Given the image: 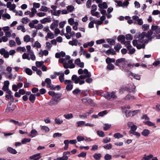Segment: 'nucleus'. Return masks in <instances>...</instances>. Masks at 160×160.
Listing matches in <instances>:
<instances>
[{
    "instance_id": "nucleus-62",
    "label": "nucleus",
    "mask_w": 160,
    "mask_h": 160,
    "mask_svg": "<svg viewBox=\"0 0 160 160\" xmlns=\"http://www.w3.org/2000/svg\"><path fill=\"white\" fill-rule=\"evenodd\" d=\"M80 118L82 119H86L87 118V116H88V113H84L83 114H80L79 115Z\"/></svg>"
},
{
    "instance_id": "nucleus-8",
    "label": "nucleus",
    "mask_w": 160,
    "mask_h": 160,
    "mask_svg": "<svg viewBox=\"0 0 160 160\" xmlns=\"http://www.w3.org/2000/svg\"><path fill=\"white\" fill-rule=\"evenodd\" d=\"M138 41L137 40H134L132 41V44L134 46L136 47L138 49H139L141 48H144L145 45L144 44H139Z\"/></svg>"
},
{
    "instance_id": "nucleus-41",
    "label": "nucleus",
    "mask_w": 160,
    "mask_h": 160,
    "mask_svg": "<svg viewBox=\"0 0 160 160\" xmlns=\"http://www.w3.org/2000/svg\"><path fill=\"white\" fill-rule=\"evenodd\" d=\"M8 151L12 154H16L17 153V151L15 149L11 147H8Z\"/></svg>"
},
{
    "instance_id": "nucleus-45",
    "label": "nucleus",
    "mask_w": 160,
    "mask_h": 160,
    "mask_svg": "<svg viewBox=\"0 0 160 160\" xmlns=\"http://www.w3.org/2000/svg\"><path fill=\"white\" fill-rule=\"evenodd\" d=\"M152 32L151 30H149L147 33H146V37L148 38L149 41L151 40V38H150L151 36L152 35Z\"/></svg>"
},
{
    "instance_id": "nucleus-28",
    "label": "nucleus",
    "mask_w": 160,
    "mask_h": 160,
    "mask_svg": "<svg viewBox=\"0 0 160 160\" xmlns=\"http://www.w3.org/2000/svg\"><path fill=\"white\" fill-rule=\"evenodd\" d=\"M106 54L109 55L110 54L114 55L116 54L115 51L113 49H109L106 51Z\"/></svg>"
},
{
    "instance_id": "nucleus-16",
    "label": "nucleus",
    "mask_w": 160,
    "mask_h": 160,
    "mask_svg": "<svg viewBox=\"0 0 160 160\" xmlns=\"http://www.w3.org/2000/svg\"><path fill=\"white\" fill-rule=\"evenodd\" d=\"M68 61L67 62V65L69 67L68 68H73L75 67V65L74 63H72L73 62V59H72L70 60H68Z\"/></svg>"
},
{
    "instance_id": "nucleus-12",
    "label": "nucleus",
    "mask_w": 160,
    "mask_h": 160,
    "mask_svg": "<svg viewBox=\"0 0 160 160\" xmlns=\"http://www.w3.org/2000/svg\"><path fill=\"white\" fill-rule=\"evenodd\" d=\"M128 126L131 129V130L129 131V133L131 132L135 131L137 128V126L132 122H128Z\"/></svg>"
},
{
    "instance_id": "nucleus-18",
    "label": "nucleus",
    "mask_w": 160,
    "mask_h": 160,
    "mask_svg": "<svg viewBox=\"0 0 160 160\" xmlns=\"http://www.w3.org/2000/svg\"><path fill=\"white\" fill-rule=\"evenodd\" d=\"M152 31H154L157 33H160V27L157 25H152Z\"/></svg>"
},
{
    "instance_id": "nucleus-61",
    "label": "nucleus",
    "mask_w": 160,
    "mask_h": 160,
    "mask_svg": "<svg viewBox=\"0 0 160 160\" xmlns=\"http://www.w3.org/2000/svg\"><path fill=\"white\" fill-rule=\"evenodd\" d=\"M105 42V41L103 39L98 40L96 41V43L97 44H100Z\"/></svg>"
},
{
    "instance_id": "nucleus-42",
    "label": "nucleus",
    "mask_w": 160,
    "mask_h": 160,
    "mask_svg": "<svg viewBox=\"0 0 160 160\" xmlns=\"http://www.w3.org/2000/svg\"><path fill=\"white\" fill-rule=\"evenodd\" d=\"M115 61V59L110 58H108L106 59V61L107 63H111V62H114Z\"/></svg>"
},
{
    "instance_id": "nucleus-10",
    "label": "nucleus",
    "mask_w": 160,
    "mask_h": 160,
    "mask_svg": "<svg viewBox=\"0 0 160 160\" xmlns=\"http://www.w3.org/2000/svg\"><path fill=\"white\" fill-rule=\"evenodd\" d=\"M72 82L70 80H65V84L67 85L66 89L68 91L71 90L73 88V85L71 84Z\"/></svg>"
},
{
    "instance_id": "nucleus-6",
    "label": "nucleus",
    "mask_w": 160,
    "mask_h": 160,
    "mask_svg": "<svg viewBox=\"0 0 160 160\" xmlns=\"http://www.w3.org/2000/svg\"><path fill=\"white\" fill-rule=\"evenodd\" d=\"M132 19L134 20V24H137L139 25H142L143 23L142 20L141 18H139L138 16L136 15L133 16Z\"/></svg>"
},
{
    "instance_id": "nucleus-39",
    "label": "nucleus",
    "mask_w": 160,
    "mask_h": 160,
    "mask_svg": "<svg viewBox=\"0 0 160 160\" xmlns=\"http://www.w3.org/2000/svg\"><path fill=\"white\" fill-rule=\"evenodd\" d=\"M35 99V95L31 94L29 96V100L32 103H33L34 102Z\"/></svg>"
},
{
    "instance_id": "nucleus-55",
    "label": "nucleus",
    "mask_w": 160,
    "mask_h": 160,
    "mask_svg": "<svg viewBox=\"0 0 160 160\" xmlns=\"http://www.w3.org/2000/svg\"><path fill=\"white\" fill-rule=\"evenodd\" d=\"M29 54H28L26 53H24L22 55V58L23 59H27L29 60H30V58L29 57Z\"/></svg>"
},
{
    "instance_id": "nucleus-15",
    "label": "nucleus",
    "mask_w": 160,
    "mask_h": 160,
    "mask_svg": "<svg viewBox=\"0 0 160 160\" xmlns=\"http://www.w3.org/2000/svg\"><path fill=\"white\" fill-rule=\"evenodd\" d=\"M8 94L6 95V97L8 99H10L12 102L14 101L13 96L12 95V93L11 91H8L7 92Z\"/></svg>"
},
{
    "instance_id": "nucleus-21",
    "label": "nucleus",
    "mask_w": 160,
    "mask_h": 160,
    "mask_svg": "<svg viewBox=\"0 0 160 160\" xmlns=\"http://www.w3.org/2000/svg\"><path fill=\"white\" fill-rule=\"evenodd\" d=\"M79 44L78 40L76 39H74L72 41H70L68 42V44L72 46H77L78 44Z\"/></svg>"
},
{
    "instance_id": "nucleus-27",
    "label": "nucleus",
    "mask_w": 160,
    "mask_h": 160,
    "mask_svg": "<svg viewBox=\"0 0 160 160\" xmlns=\"http://www.w3.org/2000/svg\"><path fill=\"white\" fill-rule=\"evenodd\" d=\"M49 28L48 27H45L43 29V31L48 32L47 34V36L46 37V39L48 40V38H50V33L48 32L49 31Z\"/></svg>"
},
{
    "instance_id": "nucleus-46",
    "label": "nucleus",
    "mask_w": 160,
    "mask_h": 160,
    "mask_svg": "<svg viewBox=\"0 0 160 160\" xmlns=\"http://www.w3.org/2000/svg\"><path fill=\"white\" fill-rule=\"evenodd\" d=\"M23 40L25 42H28L30 41V37L28 35H26L23 37Z\"/></svg>"
},
{
    "instance_id": "nucleus-53",
    "label": "nucleus",
    "mask_w": 160,
    "mask_h": 160,
    "mask_svg": "<svg viewBox=\"0 0 160 160\" xmlns=\"http://www.w3.org/2000/svg\"><path fill=\"white\" fill-rule=\"evenodd\" d=\"M14 107H9L7 108L6 109V111L8 113H10L12 112L15 109Z\"/></svg>"
},
{
    "instance_id": "nucleus-40",
    "label": "nucleus",
    "mask_w": 160,
    "mask_h": 160,
    "mask_svg": "<svg viewBox=\"0 0 160 160\" xmlns=\"http://www.w3.org/2000/svg\"><path fill=\"white\" fill-rule=\"evenodd\" d=\"M59 79L60 82H64L65 83V81L64 80V74L62 73L59 77Z\"/></svg>"
},
{
    "instance_id": "nucleus-5",
    "label": "nucleus",
    "mask_w": 160,
    "mask_h": 160,
    "mask_svg": "<svg viewBox=\"0 0 160 160\" xmlns=\"http://www.w3.org/2000/svg\"><path fill=\"white\" fill-rule=\"evenodd\" d=\"M70 58V57L69 55H67L65 58H61L59 60V62L63 63V67L67 69L69 67L67 65V60Z\"/></svg>"
},
{
    "instance_id": "nucleus-1",
    "label": "nucleus",
    "mask_w": 160,
    "mask_h": 160,
    "mask_svg": "<svg viewBox=\"0 0 160 160\" xmlns=\"http://www.w3.org/2000/svg\"><path fill=\"white\" fill-rule=\"evenodd\" d=\"M78 73L79 75L83 73H84V75H81L78 77L75 75H73L72 77V80L75 84L79 83L80 85L85 83V82L83 79L86 78L90 77L91 76L90 72H89L86 69L83 70L82 69H79L78 71Z\"/></svg>"
},
{
    "instance_id": "nucleus-43",
    "label": "nucleus",
    "mask_w": 160,
    "mask_h": 160,
    "mask_svg": "<svg viewBox=\"0 0 160 160\" xmlns=\"http://www.w3.org/2000/svg\"><path fill=\"white\" fill-rule=\"evenodd\" d=\"M69 143V140H65L64 141V143L65 144V146L64 149L65 150H67L68 149V144Z\"/></svg>"
},
{
    "instance_id": "nucleus-23",
    "label": "nucleus",
    "mask_w": 160,
    "mask_h": 160,
    "mask_svg": "<svg viewBox=\"0 0 160 160\" xmlns=\"http://www.w3.org/2000/svg\"><path fill=\"white\" fill-rule=\"evenodd\" d=\"M38 134L37 131L35 129H33L31 130L30 132V134L28 136L29 137L32 138L35 137Z\"/></svg>"
},
{
    "instance_id": "nucleus-19",
    "label": "nucleus",
    "mask_w": 160,
    "mask_h": 160,
    "mask_svg": "<svg viewBox=\"0 0 160 160\" xmlns=\"http://www.w3.org/2000/svg\"><path fill=\"white\" fill-rule=\"evenodd\" d=\"M48 54V52L47 50H44L43 51L41 50L39 53V56L40 57H42L43 55L47 56Z\"/></svg>"
},
{
    "instance_id": "nucleus-54",
    "label": "nucleus",
    "mask_w": 160,
    "mask_h": 160,
    "mask_svg": "<svg viewBox=\"0 0 160 160\" xmlns=\"http://www.w3.org/2000/svg\"><path fill=\"white\" fill-rule=\"evenodd\" d=\"M107 66V69L110 70H112L114 68V66L112 63H108Z\"/></svg>"
},
{
    "instance_id": "nucleus-48",
    "label": "nucleus",
    "mask_w": 160,
    "mask_h": 160,
    "mask_svg": "<svg viewBox=\"0 0 160 160\" xmlns=\"http://www.w3.org/2000/svg\"><path fill=\"white\" fill-rule=\"evenodd\" d=\"M153 157V155L150 154L147 156L144 157L142 160H150Z\"/></svg>"
},
{
    "instance_id": "nucleus-64",
    "label": "nucleus",
    "mask_w": 160,
    "mask_h": 160,
    "mask_svg": "<svg viewBox=\"0 0 160 160\" xmlns=\"http://www.w3.org/2000/svg\"><path fill=\"white\" fill-rule=\"evenodd\" d=\"M26 73L29 75H31L32 74V71L31 69L29 68H27L25 70Z\"/></svg>"
},
{
    "instance_id": "nucleus-26",
    "label": "nucleus",
    "mask_w": 160,
    "mask_h": 160,
    "mask_svg": "<svg viewBox=\"0 0 160 160\" xmlns=\"http://www.w3.org/2000/svg\"><path fill=\"white\" fill-rule=\"evenodd\" d=\"M126 88L129 92H131L134 91V90L135 88V87L133 84H132L129 86L126 87Z\"/></svg>"
},
{
    "instance_id": "nucleus-31",
    "label": "nucleus",
    "mask_w": 160,
    "mask_h": 160,
    "mask_svg": "<svg viewBox=\"0 0 160 160\" xmlns=\"http://www.w3.org/2000/svg\"><path fill=\"white\" fill-rule=\"evenodd\" d=\"M44 63L43 61H37L35 62V64L37 67L39 68L43 65Z\"/></svg>"
},
{
    "instance_id": "nucleus-59",
    "label": "nucleus",
    "mask_w": 160,
    "mask_h": 160,
    "mask_svg": "<svg viewBox=\"0 0 160 160\" xmlns=\"http://www.w3.org/2000/svg\"><path fill=\"white\" fill-rule=\"evenodd\" d=\"M31 141V139L29 138H24L22 141V143L24 144L27 142H29Z\"/></svg>"
},
{
    "instance_id": "nucleus-35",
    "label": "nucleus",
    "mask_w": 160,
    "mask_h": 160,
    "mask_svg": "<svg viewBox=\"0 0 160 160\" xmlns=\"http://www.w3.org/2000/svg\"><path fill=\"white\" fill-rule=\"evenodd\" d=\"M16 50L17 51L19 52H23L26 51V49L24 47H18L17 48Z\"/></svg>"
},
{
    "instance_id": "nucleus-36",
    "label": "nucleus",
    "mask_w": 160,
    "mask_h": 160,
    "mask_svg": "<svg viewBox=\"0 0 160 160\" xmlns=\"http://www.w3.org/2000/svg\"><path fill=\"white\" fill-rule=\"evenodd\" d=\"M9 122L11 123H13L15 125H18L19 126H21L22 125V123L21 122H19L18 121H15L13 119L10 120L9 121Z\"/></svg>"
},
{
    "instance_id": "nucleus-4",
    "label": "nucleus",
    "mask_w": 160,
    "mask_h": 160,
    "mask_svg": "<svg viewBox=\"0 0 160 160\" xmlns=\"http://www.w3.org/2000/svg\"><path fill=\"white\" fill-rule=\"evenodd\" d=\"M138 41L139 42L142 43H147L149 41L148 38L146 37V32H144L141 33L140 38Z\"/></svg>"
},
{
    "instance_id": "nucleus-34",
    "label": "nucleus",
    "mask_w": 160,
    "mask_h": 160,
    "mask_svg": "<svg viewBox=\"0 0 160 160\" xmlns=\"http://www.w3.org/2000/svg\"><path fill=\"white\" fill-rule=\"evenodd\" d=\"M93 157L96 160H99L101 157V154L100 153H95L93 155Z\"/></svg>"
},
{
    "instance_id": "nucleus-2",
    "label": "nucleus",
    "mask_w": 160,
    "mask_h": 160,
    "mask_svg": "<svg viewBox=\"0 0 160 160\" xmlns=\"http://www.w3.org/2000/svg\"><path fill=\"white\" fill-rule=\"evenodd\" d=\"M51 96L52 97L51 104L53 105H57L58 103L59 99L61 97V94L55 93L53 92H51Z\"/></svg>"
},
{
    "instance_id": "nucleus-13",
    "label": "nucleus",
    "mask_w": 160,
    "mask_h": 160,
    "mask_svg": "<svg viewBox=\"0 0 160 160\" xmlns=\"http://www.w3.org/2000/svg\"><path fill=\"white\" fill-rule=\"evenodd\" d=\"M47 84V87L48 88H50V79L49 78H47L45 79V81H42V85L43 87L45 86Z\"/></svg>"
},
{
    "instance_id": "nucleus-22",
    "label": "nucleus",
    "mask_w": 160,
    "mask_h": 160,
    "mask_svg": "<svg viewBox=\"0 0 160 160\" xmlns=\"http://www.w3.org/2000/svg\"><path fill=\"white\" fill-rule=\"evenodd\" d=\"M121 42L122 43L124 44L128 49H130L132 47L131 45L130 44V41L127 42L122 41H121Z\"/></svg>"
},
{
    "instance_id": "nucleus-63",
    "label": "nucleus",
    "mask_w": 160,
    "mask_h": 160,
    "mask_svg": "<svg viewBox=\"0 0 160 160\" xmlns=\"http://www.w3.org/2000/svg\"><path fill=\"white\" fill-rule=\"evenodd\" d=\"M129 4V2L128 1H126L123 3L122 2V7L123 8H127Z\"/></svg>"
},
{
    "instance_id": "nucleus-24",
    "label": "nucleus",
    "mask_w": 160,
    "mask_h": 160,
    "mask_svg": "<svg viewBox=\"0 0 160 160\" xmlns=\"http://www.w3.org/2000/svg\"><path fill=\"white\" fill-rule=\"evenodd\" d=\"M128 74L129 76H132L137 80H140V76L137 74L133 73L132 72H129Z\"/></svg>"
},
{
    "instance_id": "nucleus-60",
    "label": "nucleus",
    "mask_w": 160,
    "mask_h": 160,
    "mask_svg": "<svg viewBox=\"0 0 160 160\" xmlns=\"http://www.w3.org/2000/svg\"><path fill=\"white\" fill-rule=\"evenodd\" d=\"M91 14L92 16L96 17L97 18L99 17L100 16V14L99 12H92V11Z\"/></svg>"
},
{
    "instance_id": "nucleus-9",
    "label": "nucleus",
    "mask_w": 160,
    "mask_h": 160,
    "mask_svg": "<svg viewBox=\"0 0 160 160\" xmlns=\"http://www.w3.org/2000/svg\"><path fill=\"white\" fill-rule=\"evenodd\" d=\"M104 97L105 98L108 99H114L116 98V96L114 92H107L104 94Z\"/></svg>"
},
{
    "instance_id": "nucleus-37",
    "label": "nucleus",
    "mask_w": 160,
    "mask_h": 160,
    "mask_svg": "<svg viewBox=\"0 0 160 160\" xmlns=\"http://www.w3.org/2000/svg\"><path fill=\"white\" fill-rule=\"evenodd\" d=\"M124 60L125 59L124 58H121L118 59L116 61V62L115 64L117 66H119V63H122V62H124Z\"/></svg>"
},
{
    "instance_id": "nucleus-52",
    "label": "nucleus",
    "mask_w": 160,
    "mask_h": 160,
    "mask_svg": "<svg viewBox=\"0 0 160 160\" xmlns=\"http://www.w3.org/2000/svg\"><path fill=\"white\" fill-rule=\"evenodd\" d=\"M123 136L119 132L115 133L114 135V137L116 138H122Z\"/></svg>"
},
{
    "instance_id": "nucleus-49",
    "label": "nucleus",
    "mask_w": 160,
    "mask_h": 160,
    "mask_svg": "<svg viewBox=\"0 0 160 160\" xmlns=\"http://www.w3.org/2000/svg\"><path fill=\"white\" fill-rule=\"evenodd\" d=\"M149 26L148 24L142 25V29L143 31H146L149 29Z\"/></svg>"
},
{
    "instance_id": "nucleus-56",
    "label": "nucleus",
    "mask_w": 160,
    "mask_h": 160,
    "mask_svg": "<svg viewBox=\"0 0 160 160\" xmlns=\"http://www.w3.org/2000/svg\"><path fill=\"white\" fill-rule=\"evenodd\" d=\"M97 133L100 137H103L105 136L104 133L102 131H98L97 132Z\"/></svg>"
},
{
    "instance_id": "nucleus-17",
    "label": "nucleus",
    "mask_w": 160,
    "mask_h": 160,
    "mask_svg": "<svg viewBox=\"0 0 160 160\" xmlns=\"http://www.w3.org/2000/svg\"><path fill=\"white\" fill-rule=\"evenodd\" d=\"M58 22V20H54V22L51 25V28L53 30L57 28Z\"/></svg>"
},
{
    "instance_id": "nucleus-44",
    "label": "nucleus",
    "mask_w": 160,
    "mask_h": 160,
    "mask_svg": "<svg viewBox=\"0 0 160 160\" xmlns=\"http://www.w3.org/2000/svg\"><path fill=\"white\" fill-rule=\"evenodd\" d=\"M32 46L33 47H36L38 48H40L41 47V44L38 41H36Z\"/></svg>"
},
{
    "instance_id": "nucleus-38",
    "label": "nucleus",
    "mask_w": 160,
    "mask_h": 160,
    "mask_svg": "<svg viewBox=\"0 0 160 160\" xmlns=\"http://www.w3.org/2000/svg\"><path fill=\"white\" fill-rule=\"evenodd\" d=\"M61 89V87L59 85H58L54 87L53 85H51V89H53L55 90H59Z\"/></svg>"
},
{
    "instance_id": "nucleus-14",
    "label": "nucleus",
    "mask_w": 160,
    "mask_h": 160,
    "mask_svg": "<svg viewBox=\"0 0 160 160\" xmlns=\"http://www.w3.org/2000/svg\"><path fill=\"white\" fill-rule=\"evenodd\" d=\"M41 154L40 153L34 154L29 157V158L31 160L33 159V160H38L41 157Z\"/></svg>"
},
{
    "instance_id": "nucleus-33",
    "label": "nucleus",
    "mask_w": 160,
    "mask_h": 160,
    "mask_svg": "<svg viewBox=\"0 0 160 160\" xmlns=\"http://www.w3.org/2000/svg\"><path fill=\"white\" fill-rule=\"evenodd\" d=\"M144 123L145 124L149 126H153L154 128H156V127L154 123L150 121H146L144 122Z\"/></svg>"
},
{
    "instance_id": "nucleus-47",
    "label": "nucleus",
    "mask_w": 160,
    "mask_h": 160,
    "mask_svg": "<svg viewBox=\"0 0 160 160\" xmlns=\"http://www.w3.org/2000/svg\"><path fill=\"white\" fill-rule=\"evenodd\" d=\"M30 20L27 17L23 18L21 20L23 24L27 23Z\"/></svg>"
},
{
    "instance_id": "nucleus-20",
    "label": "nucleus",
    "mask_w": 160,
    "mask_h": 160,
    "mask_svg": "<svg viewBox=\"0 0 160 160\" xmlns=\"http://www.w3.org/2000/svg\"><path fill=\"white\" fill-rule=\"evenodd\" d=\"M150 133V131L148 129H145L142 132V135L145 137H148Z\"/></svg>"
},
{
    "instance_id": "nucleus-58",
    "label": "nucleus",
    "mask_w": 160,
    "mask_h": 160,
    "mask_svg": "<svg viewBox=\"0 0 160 160\" xmlns=\"http://www.w3.org/2000/svg\"><path fill=\"white\" fill-rule=\"evenodd\" d=\"M125 37L124 35H121L118 37L117 39L118 41H125Z\"/></svg>"
},
{
    "instance_id": "nucleus-51",
    "label": "nucleus",
    "mask_w": 160,
    "mask_h": 160,
    "mask_svg": "<svg viewBox=\"0 0 160 160\" xmlns=\"http://www.w3.org/2000/svg\"><path fill=\"white\" fill-rule=\"evenodd\" d=\"M17 29L18 30H21L23 32H25L26 31L25 28H24V26L22 25L18 26L17 27Z\"/></svg>"
},
{
    "instance_id": "nucleus-11",
    "label": "nucleus",
    "mask_w": 160,
    "mask_h": 160,
    "mask_svg": "<svg viewBox=\"0 0 160 160\" xmlns=\"http://www.w3.org/2000/svg\"><path fill=\"white\" fill-rule=\"evenodd\" d=\"M6 6L8 8H9L10 10L13 11L14 12H16L15 8L16 6L15 4H12L10 2H8L7 3Z\"/></svg>"
},
{
    "instance_id": "nucleus-30",
    "label": "nucleus",
    "mask_w": 160,
    "mask_h": 160,
    "mask_svg": "<svg viewBox=\"0 0 160 160\" xmlns=\"http://www.w3.org/2000/svg\"><path fill=\"white\" fill-rule=\"evenodd\" d=\"M55 123L58 125L62 124L63 122V120L59 118H56L54 120Z\"/></svg>"
},
{
    "instance_id": "nucleus-50",
    "label": "nucleus",
    "mask_w": 160,
    "mask_h": 160,
    "mask_svg": "<svg viewBox=\"0 0 160 160\" xmlns=\"http://www.w3.org/2000/svg\"><path fill=\"white\" fill-rule=\"evenodd\" d=\"M40 21L41 23L42 24H44L47 22H49L50 20L49 18H45L42 19Z\"/></svg>"
},
{
    "instance_id": "nucleus-57",
    "label": "nucleus",
    "mask_w": 160,
    "mask_h": 160,
    "mask_svg": "<svg viewBox=\"0 0 160 160\" xmlns=\"http://www.w3.org/2000/svg\"><path fill=\"white\" fill-rule=\"evenodd\" d=\"M107 41L110 44L113 45L115 44V41L112 39L108 38L107 39Z\"/></svg>"
},
{
    "instance_id": "nucleus-29",
    "label": "nucleus",
    "mask_w": 160,
    "mask_h": 160,
    "mask_svg": "<svg viewBox=\"0 0 160 160\" xmlns=\"http://www.w3.org/2000/svg\"><path fill=\"white\" fill-rule=\"evenodd\" d=\"M64 118L68 120L72 118L73 117V115L72 113L65 114L63 115Z\"/></svg>"
},
{
    "instance_id": "nucleus-7",
    "label": "nucleus",
    "mask_w": 160,
    "mask_h": 160,
    "mask_svg": "<svg viewBox=\"0 0 160 160\" xmlns=\"http://www.w3.org/2000/svg\"><path fill=\"white\" fill-rule=\"evenodd\" d=\"M82 102L86 105H90L92 106H94L95 104L94 103L93 101L89 98L85 97L82 99Z\"/></svg>"
},
{
    "instance_id": "nucleus-3",
    "label": "nucleus",
    "mask_w": 160,
    "mask_h": 160,
    "mask_svg": "<svg viewBox=\"0 0 160 160\" xmlns=\"http://www.w3.org/2000/svg\"><path fill=\"white\" fill-rule=\"evenodd\" d=\"M51 8L52 10H51V12L52 14L55 16H58L61 13L62 14H67L68 13L67 10H63L62 11L58 10L56 11V10L57 8L56 6L52 5Z\"/></svg>"
},
{
    "instance_id": "nucleus-32",
    "label": "nucleus",
    "mask_w": 160,
    "mask_h": 160,
    "mask_svg": "<svg viewBox=\"0 0 160 160\" xmlns=\"http://www.w3.org/2000/svg\"><path fill=\"white\" fill-rule=\"evenodd\" d=\"M68 12H71L74 10V7L72 5H69L67 7Z\"/></svg>"
},
{
    "instance_id": "nucleus-25",
    "label": "nucleus",
    "mask_w": 160,
    "mask_h": 160,
    "mask_svg": "<svg viewBox=\"0 0 160 160\" xmlns=\"http://www.w3.org/2000/svg\"><path fill=\"white\" fill-rule=\"evenodd\" d=\"M98 7L100 8L106 9L107 8L108 6L107 3L105 2L102 3H99L98 5Z\"/></svg>"
}]
</instances>
